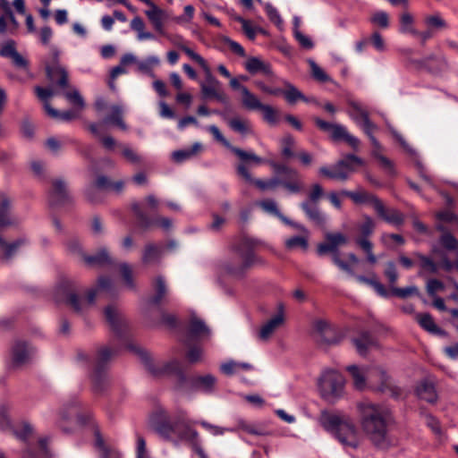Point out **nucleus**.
<instances>
[{
  "label": "nucleus",
  "mask_w": 458,
  "mask_h": 458,
  "mask_svg": "<svg viewBox=\"0 0 458 458\" xmlns=\"http://www.w3.org/2000/svg\"><path fill=\"white\" fill-rule=\"evenodd\" d=\"M360 423L365 435L377 447L385 448L390 444L388 426L392 421L389 410L371 403L359 404Z\"/></svg>",
  "instance_id": "1"
},
{
  "label": "nucleus",
  "mask_w": 458,
  "mask_h": 458,
  "mask_svg": "<svg viewBox=\"0 0 458 458\" xmlns=\"http://www.w3.org/2000/svg\"><path fill=\"white\" fill-rule=\"evenodd\" d=\"M112 286L110 278L101 276L98 279V289H90L87 293L86 299L79 298L75 293L74 284L69 280L60 283L55 292V298L58 302H65L77 313L82 314L95 302L98 290H109Z\"/></svg>",
  "instance_id": "2"
},
{
  "label": "nucleus",
  "mask_w": 458,
  "mask_h": 458,
  "mask_svg": "<svg viewBox=\"0 0 458 458\" xmlns=\"http://www.w3.org/2000/svg\"><path fill=\"white\" fill-rule=\"evenodd\" d=\"M321 423L327 431L335 435L342 445L352 448L359 445L357 429L353 422L346 416L322 412Z\"/></svg>",
  "instance_id": "3"
},
{
  "label": "nucleus",
  "mask_w": 458,
  "mask_h": 458,
  "mask_svg": "<svg viewBox=\"0 0 458 458\" xmlns=\"http://www.w3.org/2000/svg\"><path fill=\"white\" fill-rule=\"evenodd\" d=\"M178 47L205 71V81L200 82V90L203 98H215L223 104L227 103V96L224 91L222 83L213 76L205 59L183 44H178Z\"/></svg>",
  "instance_id": "4"
},
{
  "label": "nucleus",
  "mask_w": 458,
  "mask_h": 458,
  "mask_svg": "<svg viewBox=\"0 0 458 458\" xmlns=\"http://www.w3.org/2000/svg\"><path fill=\"white\" fill-rule=\"evenodd\" d=\"M127 347L139 356L147 370L153 376L159 377L168 374L177 376L182 381L185 379L182 365L178 360H173L167 363L156 364L147 351L132 344H129Z\"/></svg>",
  "instance_id": "5"
},
{
  "label": "nucleus",
  "mask_w": 458,
  "mask_h": 458,
  "mask_svg": "<svg viewBox=\"0 0 458 458\" xmlns=\"http://www.w3.org/2000/svg\"><path fill=\"white\" fill-rule=\"evenodd\" d=\"M363 165L364 161L360 157L349 154L337 161L331 167L321 166L318 172L325 177L345 182L350 178L352 173H354L359 166H362Z\"/></svg>",
  "instance_id": "6"
},
{
  "label": "nucleus",
  "mask_w": 458,
  "mask_h": 458,
  "mask_svg": "<svg viewBox=\"0 0 458 458\" xmlns=\"http://www.w3.org/2000/svg\"><path fill=\"white\" fill-rule=\"evenodd\" d=\"M326 242H321L317 247V252L322 256L328 252H332V260L335 266L341 270L348 273L351 276H354V272L352 267L339 257L337 249L338 247L347 243V237L342 233H327L325 236Z\"/></svg>",
  "instance_id": "7"
},
{
  "label": "nucleus",
  "mask_w": 458,
  "mask_h": 458,
  "mask_svg": "<svg viewBox=\"0 0 458 458\" xmlns=\"http://www.w3.org/2000/svg\"><path fill=\"white\" fill-rule=\"evenodd\" d=\"M263 160V164L267 163L276 174L285 175V178L281 180L283 182V187L289 193L297 194L303 191L304 183L300 173L296 169L275 161H266L265 159Z\"/></svg>",
  "instance_id": "8"
},
{
  "label": "nucleus",
  "mask_w": 458,
  "mask_h": 458,
  "mask_svg": "<svg viewBox=\"0 0 458 458\" xmlns=\"http://www.w3.org/2000/svg\"><path fill=\"white\" fill-rule=\"evenodd\" d=\"M344 378L336 370H326L319 378L318 386L324 398L331 400L341 395L344 390Z\"/></svg>",
  "instance_id": "9"
},
{
  "label": "nucleus",
  "mask_w": 458,
  "mask_h": 458,
  "mask_svg": "<svg viewBox=\"0 0 458 458\" xmlns=\"http://www.w3.org/2000/svg\"><path fill=\"white\" fill-rule=\"evenodd\" d=\"M262 163H256L253 161H242L236 165V172L239 176L243 178L246 182L253 183L261 191H275L279 186L283 187V182L278 177H273L268 180L254 179L249 171V167L259 165Z\"/></svg>",
  "instance_id": "10"
},
{
  "label": "nucleus",
  "mask_w": 458,
  "mask_h": 458,
  "mask_svg": "<svg viewBox=\"0 0 458 458\" xmlns=\"http://www.w3.org/2000/svg\"><path fill=\"white\" fill-rule=\"evenodd\" d=\"M374 229V221L369 216H365L364 222L359 226L360 236L355 240L356 243L366 253L368 262L372 265L377 263V259L373 253V244L368 238L373 233Z\"/></svg>",
  "instance_id": "11"
},
{
  "label": "nucleus",
  "mask_w": 458,
  "mask_h": 458,
  "mask_svg": "<svg viewBox=\"0 0 458 458\" xmlns=\"http://www.w3.org/2000/svg\"><path fill=\"white\" fill-rule=\"evenodd\" d=\"M68 249L73 255L81 259L89 267H102L111 263V258L106 248H102L95 255H86L78 241H71Z\"/></svg>",
  "instance_id": "12"
},
{
  "label": "nucleus",
  "mask_w": 458,
  "mask_h": 458,
  "mask_svg": "<svg viewBox=\"0 0 458 458\" xmlns=\"http://www.w3.org/2000/svg\"><path fill=\"white\" fill-rule=\"evenodd\" d=\"M114 351L108 346H102L98 349L94 359L95 372L92 376L95 391H101L103 389L102 385L106 383V377L102 374V370L105 365L114 356Z\"/></svg>",
  "instance_id": "13"
},
{
  "label": "nucleus",
  "mask_w": 458,
  "mask_h": 458,
  "mask_svg": "<svg viewBox=\"0 0 458 458\" xmlns=\"http://www.w3.org/2000/svg\"><path fill=\"white\" fill-rule=\"evenodd\" d=\"M254 261L255 257L251 250H248L245 253L239 251L237 259H230L223 264V270L233 277L240 278Z\"/></svg>",
  "instance_id": "14"
},
{
  "label": "nucleus",
  "mask_w": 458,
  "mask_h": 458,
  "mask_svg": "<svg viewBox=\"0 0 458 458\" xmlns=\"http://www.w3.org/2000/svg\"><path fill=\"white\" fill-rule=\"evenodd\" d=\"M410 65L416 70L436 74L445 71L448 62L444 55H429L421 59H410Z\"/></svg>",
  "instance_id": "15"
},
{
  "label": "nucleus",
  "mask_w": 458,
  "mask_h": 458,
  "mask_svg": "<svg viewBox=\"0 0 458 458\" xmlns=\"http://www.w3.org/2000/svg\"><path fill=\"white\" fill-rule=\"evenodd\" d=\"M366 376L368 381L375 386L378 391L386 392L389 390L392 394H395V389L392 385L391 378L383 367H366Z\"/></svg>",
  "instance_id": "16"
},
{
  "label": "nucleus",
  "mask_w": 458,
  "mask_h": 458,
  "mask_svg": "<svg viewBox=\"0 0 458 458\" xmlns=\"http://www.w3.org/2000/svg\"><path fill=\"white\" fill-rule=\"evenodd\" d=\"M52 64L46 65V72L49 81L55 82L60 88L68 87V73L64 67L59 65V51L55 47L51 48Z\"/></svg>",
  "instance_id": "17"
},
{
  "label": "nucleus",
  "mask_w": 458,
  "mask_h": 458,
  "mask_svg": "<svg viewBox=\"0 0 458 458\" xmlns=\"http://www.w3.org/2000/svg\"><path fill=\"white\" fill-rule=\"evenodd\" d=\"M208 130L210 133H212V135L217 141L221 142L225 148L230 149L239 158L240 162H242V161H253L256 163H263L264 162L263 158L257 156L254 152L246 151V150H243L242 148H236V147L231 145V143L220 132L217 126L210 125V126H208Z\"/></svg>",
  "instance_id": "18"
},
{
  "label": "nucleus",
  "mask_w": 458,
  "mask_h": 458,
  "mask_svg": "<svg viewBox=\"0 0 458 458\" xmlns=\"http://www.w3.org/2000/svg\"><path fill=\"white\" fill-rule=\"evenodd\" d=\"M176 437L182 441L190 443L200 458H208L201 447L199 433L190 427L189 423L182 418L179 419V429L176 433Z\"/></svg>",
  "instance_id": "19"
},
{
  "label": "nucleus",
  "mask_w": 458,
  "mask_h": 458,
  "mask_svg": "<svg viewBox=\"0 0 458 458\" xmlns=\"http://www.w3.org/2000/svg\"><path fill=\"white\" fill-rule=\"evenodd\" d=\"M131 208L137 217L138 225L143 230H148L153 225H158L164 230L171 229L173 225V222L168 217H159L156 219H152L146 215L140 207L139 202H134L131 204Z\"/></svg>",
  "instance_id": "20"
},
{
  "label": "nucleus",
  "mask_w": 458,
  "mask_h": 458,
  "mask_svg": "<svg viewBox=\"0 0 458 458\" xmlns=\"http://www.w3.org/2000/svg\"><path fill=\"white\" fill-rule=\"evenodd\" d=\"M285 321L284 305L280 302L277 304V312L268 319L259 332V338L262 341H267L277 328L282 327Z\"/></svg>",
  "instance_id": "21"
},
{
  "label": "nucleus",
  "mask_w": 458,
  "mask_h": 458,
  "mask_svg": "<svg viewBox=\"0 0 458 458\" xmlns=\"http://www.w3.org/2000/svg\"><path fill=\"white\" fill-rule=\"evenodd\" d=\"M105 317L111 329L118 335H123L128 329V321L121 310L113 305L105 309Z\"/></svg>",
  "instance_id": "22"
},
{
  "label": "nucleus",
  "mask_w": 458,
  "mask_h": 458,
  "mask_svg": "<svg viewBox=\"0 0 458 458\" xmlns=\"http://www.w3.org/2000/svg\"><path fill=\"white\" fill-rule=\"evenodd\" d=\"M0 55L10 58L13 64L19 68L27 70L28 61L17 50L15 41L9 39L0 46Z\"/></svg>",
  "instance_id": "23"
},
{
  "label": "nucleus",
  "mask_w": 458,
  "mask_h": 458,
  "mask_svg": "<svg viewBox=\"0 0 458 458\" xmlns=\"http://www.w3.org/2000/svg\"><path fill=\"white\" fill-rule=\"evenodd\" d=\"M48 201L51 206H59L71 201L66 182L56 179L52 183V190L49 191Z\"/></svg>",
  "instance_id": "24"
},
{
  "label": "nucleus",
  "mask_w": 458,
  "mask_h": 458,
  "mask_svg": "<svg viewBox=\"0 0 458 458\" xmlns=\"http://www.w3.org/2000/svg\"><path fill=\"white\" fill-rule=\"evenodd\" d=\"M33 349L26 342L16 341L12 347V363L19 367L30 361Z\"/></svg>",
  "instance_id": "25"
},
{
  "label": "nucleus",
  "mask_w": 458,
  "mask_h": 458,
  "mask_svg": "<svg viewBox=\"0 0 458 458\" xmlns=\"http://www.w3.org/2000/svg\"><path fill=\"white\" fill-rule=\"evenodd\" d=\"M13 199L0 192V229L16 224L17 219L13 216Z\"/></svg>",
  "instance_id": "26"
},
{
  "label": "nucleus",
  "mask_w": 458,
  "mask_h": 458,
  "mask_svg": "<svg viewBox=\"0 0 458 458\" xmlns=\"http://www.w3.org/2000/svg\"><path fill=\"white\" fill-rule=\"evenodd\" d=\"M351 117L358 123L365 133L369 131H375L377 126L369 120L367 111L362 109L358 104H352Z\"/></svg>",
  "instance_id": "27"
},
{
  "label": "nucleus",
  "mask_w": 458,
  "mask_h": 458,
  "mask_svg": "<svg viewBox=\"0 0 458 458\" xmlns=\"http://www.w3.org/2000/svg\"><path fill=\"white\" fill-rule=\"evenodd\" d=\"M191 387L195 391L210 394L214 391L216 378L211 374L197 376L190 380Z\"/></svg>",
  "instance_id": "28"
},
{
  "label": "nucleus",
  "mask_w": 458,
  "mask_h": 458,
  "mask_svg": "<svg viewBox=\"0 0 458 458\" xmlns=\"http://www.w3.org/2000/svg\"><path fill=\"white\" fill-rule=\"evenodd\" d=\"M375 210L380 217H382L386 222L389 224L398 226L403 225L404 222V216L401 212L396 209L386 208L380 199L379 201L376 202Z\"/></svg>",
  "instance_id": "29"
},
{
  "label": "nucleus",
  "mask_w": 458,
  "mask_h": 458,
  "mask_svg": "<svg viewBox=\"0 0 458 458\" xmlns=\"http://www.w3.org/2000/svg\"><path fill=\"white\" fill-rule=\"evenodd\" d=\"M397 140L400 142L401 146L403 148V149L412 157L414 162H415V165H416V167H417V170L420 174V176L424 180L426 181L428 183H429L430 185H433L432 183V181H431V178L430 176L427 174V170H426V167L424 166V165L422 164L420 157H419V154L417 153V151L412 148L407 142L406 140L401 136V135H396L395 136Z\"/></svg>",
  "instance_id": "30"
},
{
  "label": "nucleus",
  "mask_w": 458,
  "mask_h": 458,
  "mask_svg": "<svg viewBox=\"0 0 458 458\" xmlns=\"http://www.w3.org/2000/svg\"><path fill=\"white\" fill-rule=\"evenodd\" d=\"M340 195L350 198L355 204L370 203L374 208H376V202L379 201L377 197L361 188H358L357 191H353L343 190L340 191Z\"/></svg>",
  "instance_id": "31"
},
{
  "label": "nucleus",
  "mask_w": 458,
  "mask_h": 458,
  "mask_svg": "<svg viewBox=\"0 0 458 458\" xmlns=\"http://www.w3.org/2000/svg\"><path fill=\"white\" fill-rule=\"evenodd\" d=\"M149 9L145 11V14L151 22L154 29L160 34L164 33V22L166 20V13L154 3L149 4Z\"/></svg>",
  "instance_id": "32"
},
{
  "label": "nucleus",
  "mask_w": 458,
  "mask_h": 458,
  "mask_svg": "<svg viewBox=\"0 0 458 458\" xmlns=\"http://www.w3.org/2000/svg\"><path fill=\"white\" fill-rule=\"evenodd\" d=\"M245 69L251 74L260 72L267 77H274L270 64L258 57L249 58L245 63Z\"/></svg>",
  "instance_id": "33"
},
{
  "label": "nucleus",
  "mask_w": 458,
  "mask_h": 458,
  "mask_svg": "<svg viewBox=\"0 0 458 458\" xmlns=\"http://www.w3.org/2000/svg\"><path fill=\"white\" fill-rule=\"evenodd\" d=\"M374 131L366 133L373 146L372 155L380 162L381 165L389 173H394V165L390 159L381 154L382 147L373 135Z\"/></svg>",
  "instance_id": "34"
},
{
  "label": "nucleus",
  "mask_w": 458,
  "mask_h": 458,
  "mask_svg": "<svg viewBox=\"0 0 458 458\" xmlns=\"http://www.w3.org/2000/svg\"><path fill=\"white\" fill-rule=\"evenodd\" d=\"M314 328L318 334L321 336L322 340L328 344H336L337 340L335 337V331L331 324L324 319H318L314 322Z\"/></svg>",
  "instance_id": "35"
},
{
  "label": "nucleus",
  "mask_w": 458,
  "mask_h": 458,
  "mask_svg": "<svg viewBox=\"0 0 458 458\" xmlns=\"http://www.w3.org/2000/svg\"><path fill=\"white\" fill-rule=\"evenodd\" d=\"M418 396L428 403H436L437 400V394L435 385L428 380H422L416 389Z\"/></svg>",
  "instance_id": "36"
},
{
  "label": "nucleus",
  "mask_w": 458,
  "mask_h": 458,
  "mask_svg": "<svg viewBox=\"0 0 458 458\" xmlns=\"http://www.w3.org/2000/svg\"><path fill=\"white\" fill-rule=\"evenodd\" d=\"M210 331L206 326L204 321L192 318L190 321L188 336L191 339H201L203 337H208Z\"/></svg>",
  "instance_id": "37"
},
{
  "label": "nucleus",
  "mask_w": 458,
  "mask_h": 458,
  "mask_svg": "<svg viewBox=\"0 0 458 458\" xmlns=\"http://www.w3.org/2000/svg\"><path fill=\"white\" fill-rule=\"evenodd\" d=\"M95 446L99 458H121V454L114 448L106 445L99 431L95 432Z\"/></svg>",
  "instance_id": "38"
},
{
  "label": "nucleus",
  "mask_w": 458,
  "mask_h": 458,
  "mask_svg": "<svg viewBox=\"0 0 458 458\" xmlns=\"http://www.w3.org/2000/svg\"><path fill=\"white\" fill-rule=\"evenodd\" d=\"M110 187V180L105 175H100L97 178L94 183L86 188L85 197L89 202L96 203L98 199L93 196V191H97L98 190H109Z\"/></svg>",
  "instance_id": "39"
},
{
  "label": "nucleus",
  "mask_w": 458,
  "mask_h": 458,
  "mask_svg": "<svg viewBox=\"0 0 458 458\" xmlns=\"http://www.w3.org/2000/svg\"><path fill=\"white\" fill-rule=\"evenodd\" d=\"M155 430L164 438L170 439L176 436L179 429V419L171 422L166 420L154 425Z\"/></svg>",
  "instance_id": "40"
},
{
  "label": "nucleus",
  "mask_w": 458,
  "mask_h": 458,
  "mask_svg": "<svg viewBox=\"0 0 458 458\" xmlns=\"http://www.w3.org/2000/svg\"><path fill=\"white\" fill-rule=\"evenodd\" d=\"M163 247L154 243H148L144 247L141 260L144 264L158 262L162 257Z\"/></svg>",
  "instance_id": "41"
},
{
  "label": "nucleus",
  "mask_w": 458,
  "mask_h": 458,
  "mask_svg": "<svg viewBox=\"0 0 458 458\" xmlns=\"http://www.w3.org/2000/svg\"><path fill=\"white\" fill-rule=\"evenodd\" d=\"M229 127L242 136L252 134V126L250 122L246 118L233 117L227 121Z\"/></svg>",
  "instance_id": "42"
},
{
  "label": "nucleus",
  "mask_w": 458,
  "mask_h": 458,
  "mask_svg": "<svg viewBox=\"0 0 458 458\" xmlns=\"http://www.w3.org/2000/svg\"><path fill=\"white\" fill-rule=\"evenodd\" d=\"M154 296L150 299L152 304H159L168 293L167 284L162 276H157L153 281Z\"/></svg>",
  "instance_id": "43"
},
{
  "label": "nucleus",
  "mask_w": 458,
  "mask_h": 458,
  "mask_svg": "<svg viewBox=\"0 0 458 458\" xmlns=\"http://www.w3.org/2000/svg\"><path fill=\"white\" fill-rule=\"evenodd\" d=\"M47 438L43 437L38 440L37 450L35 448H28L24 451L22 458H50L47 450Z\"/></svg>",
  "instance_id": "44"
},
{
  "label": "nucleus",
  "mask_w": 458,
  "mask_h": 458,
  "mask_svg": "<svg viewBox=\"0 0 458 458\" xmlns=\"http://www.w3.org/2000/svg\"><path fill=\"white\" fill-rule=\"evenodd\" d=\"M347 370L350 372L353 385L356 389L362 390L368 380L366 376V368H359L356 365H351L347 367Z\"/></svg>",
  "instance_id": "45"
},
{
  "label": "nucleus",
  "mask_w": 458,
  "mask_h": 458,
  "mask_svg": "<svg viewBox=\"0 0 458 458\" xmlns=\"http://www.w3.org/2000/svg\"><path fill=\"white\" fill-rule=\"evenodd\" d=\"M301 208L310 220L313 221L318 225L324 224L325 217L320 213L318 208L315 203L312 205L310 201L305 200L301 203Z\"/></svg>",
  "instance_id": "46"
},
{
  "label": "nucleus",
  "mask_w": 458,
  "mask_h": 458,
  "mask_svg": "<svg viewBox=\"0 0 458 458\" xmlns=\"http://www.w3.org/2000/svg\"><path fill=\"white\" fill-rule=\"evenodd\" d=\"M29 243L27 238L22 237L12 243H6V242L0 236V248L4 251V258L6 259H11L16 250L21 246H25Z\"/></svg>",
  "instance_id": "47"
},
{
  "label": "nucleus",
  "mask_w": 458,
  "mask_h": 458,
  "mask_svg": "<svg viewBox=\"0 0 458 458\" xmlns=\"http://www.w3.org/2000/svg\"><path fill=\"white\" fill-rule=\"evenodd\" d=\"M285 86V89H282L281 95H283L285 100L293 105L299 100H306V97L292 83L287 81H283Z\"/></svg>",
  "instance_id": "48"
},
{
  "label": "nucleus",
  "mask_w": 458,
  "mask_h": 458,
  "mask_svg": "<svg viewBox=\"0 0 458 458\" xmlns=\"http://www.w3.org/2000/svg\"><path fill=\"white\" fill-rule=\"evenodd\" d=\"M103 122L114 124L123 131L127 130V126L123 120V109L120 106H113L111 107V114Z\"/></svg>",
  "instance_id": "49"
},
{
  "label": "nucleus",
  "mask_w": 458,
  "mask_h": 458,
  "mask_svg": "<svg viewBox=\"0 0 458 458\" xmlns=\"http://www.w3.org/2000/svg\"><path fill=\"white\" fill-rule=\"evenodd\" d=\"M130 27L132 30L137 32V38L140 41L153 39L155 38L154 34L144 30L145 23L143 20L139 16L134 17L131 21Z\"/></svg>",
  "instance_id": "50"
},
{
  "label": "nucleus",
  "mask_w": 458,
  "mask_h": 458,
  "mask_svg": "<svg viewBox=\"0 0 458 458\" xmlns=\"http://www.w3.org/2000/svg\"><path fill=\"white\" fill-rule=\"evenodd\" d=\"M416 319L420 326L432 334H442L443 331L436 325L433 318L428 313L417 314Z\"/></svg>",
  "instance_id": "51"
},
{
  "label": "nucleus",
  "mask_w": 458,
  "mask_h": 458,
  "mask_svg": "<svg viewBox=\"0 0 458 458\" xmlns=\"http://www.w3.org/2000/svg\"><path fill=\"white\" fill-rule=\"evenodd\" d=\"M201 148L202 145L199 142H196L191 146V148L174 151L172 154V157L175 162L182 163L187 159L191 158Z\"/></svg>",
  "instance_id": "52"
},
{
  "label": "nucleus",
  "mask_w": 458,
  "mask_h": 458,
  "mask_svg": "<svg viewBox=\"0 0 458 458\" xmlns=\"http://www.w3.org/2000/svg\"><path fill=\"white\" fill-rule=\"evenodd\" d=\"M413 256L420 260V267L422 272L429 274H437L438 272L439 265L430 257L425 256L420 252H414Z\"/></svg>",
  "instance_id": "53"
},
{
  "label": "nucleus",
  "mask_w": 458,
  "mask_h": 458,
  "mask_svg": "<svg viewBox=\"0 0 458 458\" xmlns=\"http://www.w3.org/2000/svg\"><path fill=\"white\" fill-rule=\"evenodd\" d=\"M243 430L249 434L255 436H266L268 434L267 430L259 424L249 423L246 420H239L237 422V428H234Z\"/></svg>",
  "instance_id": "54"
},
{
  "label": "nucleus",
  "mask_w": 458,
  "mask_h": 458,
  "mask_svg": "<svg viewBox=\"0 0 458 458\" xmlns=\"http://www.w3.org/2000/svg\"><path fill=\"white\" fill-rule=\"evenodd\" d=\"M259 207L262 208V210L269 215L275 216L280 221H285L286 216H284L278 208L277 203L271 199L261 200L258 203Z\"/></svg>",
  "instance_id": "55"
},
{
  "label": "nucleus",
  "mask_w": 458,
  "mask_h": 458,
  "mask_svg": "<svg viewBox=\"0 0 458 458\" xmlns=\"http://www.w3.org/2000/svg\"><path fill=\"white\" fill-rule=\"evenodd\" d=\"M353 344L360 355H365L369 346L373 345L374 340L369 333H362L359 337L354 338Z\"/></svg>",
  "instance_id": "56"
},
{
  "label": "nucleus",
  "mask_w": 458,
  "mask_h": 458,
  "mask_svg": "<svg viewBox=\"0 0 458 458\" xmlns=\"http://www.w3.org/2000/svg\"><path fill=\"white\" fill-rule=\"evenodd\" d=\"M242 106L249 110H259L263 106L258 97L251 93L248 89H242Z\"/></svg>",
  "instance_id": "57"
},
{
  "label": "nucleus",
  "mask_w": 458,
  "mask_h": 458,
  "mask_svg": "<svg viewBox=\"0 0 458 458\" xmlns=\"http://www.w3.org/2000/svg\"><path fill=\"white\" fill-rule=\"evenodd\" d=\"M400 32L403 34L419 35V31L413 27V17L409 13H403L400 16Z\"/></svg>",
  "instance_id": "58"
},
{
  "label": "nucleus",
  "mask_w": 458,
  "mask_h": 458,
  "mask_svg": "<svg viewBox=\"0 0 458 458\" xmlns=\"http://www.w3.org/2000/svg\"><path fill=\"white\" fill-rule=\"evenodd\" d=\"M45 110L50 117L63 121H71L77 116L74 111H66L60 113L59 111L55 109L49 102H47L45 104Z\"/></svg>",
  "instance_id": "59"
},
{
  "label": "nucleus",
  "mask_w": 458,
  "mask_h": 458,
  "mask_svg": "<svg viewBox=\"0 0 458 458\" xmlns=\"http://www.w3.org/2000/svg\"><path fill=\"white\" fill-rule=\"evenodd\" d=\"M286 249L293 250L295 249H301L306 250L309 246L308 237L306 236H293L285 240Z\"/></svg>",
  "instance_id": "60"
},
{
  "label": "nucleus",
  "mask_w": 458,
  "mask_h": 458,
  "mask_svg": "<svg viewBox=\"0 0 458 458\" xmlns=\"http://www.w3.org/2000/svg\"><path fill=\"white\" fill-rule=\"evenodd\" d=\"M13 434L21 441H27L33 433L32 426L28 422H22L12 429Z\"/></svg>",
  "instance_id": "61"
},
{
  "label": "nucleus",
  "mask_w": 458,
  "mask_h": 458,
  "mask_svg": "<svg viewBox=\"0 0 458 458\" xmlns=\"http://www.w3.org/2000/svg\"><path fill=\"white\" fill-rule=\"evenodd\" d=\"M264 120L270 125H276L279 122V114L276 109L268 105H263L259 109Z\"/></svg>",
  "instance_id": "62"
},
{
  "label": "nucleus",
  "mask_w": 458,
  "mask_h": 458,
  "mask_svg": "<svg viewBox=\"0 0 458 458\" xmlns=\"http://www.w3.org/2000/svg\"><path fill=\"white\" fill-rule=\"evenodd\" d=\"M159 64V59L157 56H148L144 61H138V70L143 73L148 74L151 77H154V73L152 71V67L154 65H157Z\"/></svg>",
  "instance_id": "63"
},
{
  "label": "nucleus",
  "mask_w": 458,
  "mask_h": 458,
  "mask_svg": "<svg viewBox=\"0 0 458 458\" xmlns=\"http://www.w3.org/2000/svg\"><path fill=\"white\" fill-rule=\"evenodd\" d=\"M439 242L448 250H458V240L449 232L442 233Z\"/></svg>",
  "instance_id": "64"
}]
</instances>
